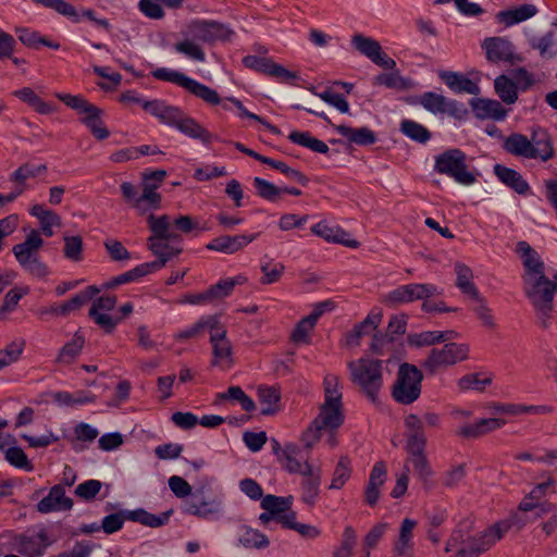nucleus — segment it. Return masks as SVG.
Returning <instances> with one entry per match:
<instances>
[{
	"instance_id": "nucleus-10",
	"label": "nucleus",
	"mask_w": 557,
	"mask_h": 557,
	"mask_svg": "<svg viewBox=\"0 0 557 557\" xmlns=\"http://www.w3.org/2000/svg\"><path fill=\"white\" fill-rule=\"evenodd\" d=\"M469 356V347L466 344L448 343L442 348H433L422 361L421 367L426 374L434 375L438 371L447 369L463 361Z\"/></svg>"
},
{
	"instance_id": "nucleus-40",
	"label": "nucleus",
	"mask_w": 557,
	"mask_h": 557,
	"mask_svg": "<svg viewBox=\"0 0 557 557\" xmlns=\"http://www.w3.org/2000/svg\"><path fill=\"white\" fill-rule=\"evenodd\" d=\"M245 282L246 277L242 275L228 277L219 281L216 284L210 286L207 290L209 293L211 301L213 302L230 296L233 293L236 285H242Z\"/></svg>"
},
{
	"instance_id": "nucleus-16",
	"label": "nucleus",
	"mask_w": 557,
	"mask_h": 557,
	"mask_svg": "<svg viewBox=\"0 0 557 557\" xmlns=\"http://www.w3.org/2000/svg\"><path fill=\"white\" fill-rule=\"evenodd\" d=\"M243 64L256 72L262 73L270 77L277 78L284 83H290L298 78L296 72L285 69L283 65L275 63L273 60L258 55H246L243 59Z\"/></svg>"
},
{
	"instance_id": "nucleus-4",
	"label": "nucleus",
	"mask_w": 557,
	"mask_h": 557,
	"mask_svg": "<svg viewBox=\"0 0 557 557\" xmlns=\"http://www.w3.org/2000/svg\"><path fill=\"white\" fill-rule=\"evenodd\" d=\"M182 510L203 520H216L223 512V500L208 483H202L195 486L190 497L183 500Z\"/></svg>"
},
{
	"instance_id": "nucleus-22",
	"label": "nucleus",
	"mask_w": 557,
	"mask_h": 557,
	"mask_svg": "<svg viewBox=\"0 0 557 557\" xmlns=\"http://www.w3.org/2000/svg\"><path fill=\"white\" fill-rule=\"evenodd\" d=\"M387 479V469L384 461H377L372 467L370 476L364 488V502L373 507L377 504L381 492V486Z\"/></svg>"
},
{
	"instance_id": "nucleus-2",
	"label": "nucleus",
	"mask_w": 557,
	"mask_h": 557,
	"mask_svg": "<svg viewBox=\"0 0 557 557\" xmlns=\"http://www.w3.org/2000/svg\"><path fill=\"white\" fill-rule=\"evenodd\" d=\"M523 283V293L535 312L539 325L546 330L550 324L554 312V284L553 280L545 276L536 278L528 277Z\"/></svg>"
},
{
	"instance_id": "nucleus-1",
	"label": "nucleus",
	"mask_w": 557,
	"mask_h": 557,
	"mask_svg": "<svg viewBox=\"0 0 557 557\" xmlns=\"http://www.w3.org/2000/svg\"><path fill=\"white\" fill-rule=\"evenodd\" d=\"M508 153L527 159H540L546 162L554 158L555 150L550 135L541 127L533 128L531 137L520 133L509 135L503 145Z\"/></svg>"
},
{
	"instance_id": "nucleus-29",
	"label": "nucleus",
	"mask_w": 557,
	"mask_h": 557,
	"mask_svg": "<svg viewBox=\"0 0 557 557\" xmlns=\"http://www.w3.org/2000/svg\"><path fill=\"white\" fill-rule=\"evenodd\" d=\"M335 131L346 138L350 144L358 146H370L376 143V134L369 127L354 128L347 125H335Z\"/></svg>"
},
{
	"instance_id": "nucleus-50",
	"label": "nucleus",
	"mask_w": 557,
	"mask_h": 557,
	"mask_svg": "<svg viewBox=\"0 0 557 557\" xmlns=\"http://www.w3.org/2000/svg\"><path fill=\"white\" fill-rule=\"evenodd\" d=\"M292 505V497H281L275 495H265L261 499V507L274 516V520L284 511H287Z\"/></svg>"
},
{
	"instance_id": "nucleus-11",
	"label": "nucleus",
	"mask_w": 557,
	"mask_h": 557,
	"mask_svg": "<svg viewBox=\"0 0 557 557\" xmlns=\"http://www.w3.org/2000/svg\"><path fill=\"white\" fill-rule=\"evenodd\" d=\"M187 35L196 41L213 45L216 41H228L234 32L218 21L193 20L187 26Z\"/></svg>"
},
{
	"instance_id": "nucleus-61",
	"label": "nucleus",
	"mask_w": 557,
	"mask_h": 557,
	"mask_svg": "<svg viewBox=\"0 0 557 557\" xmlns=\"http://www.w3.org/2000/svg\"><path fill=\"white\" fill-rule=\"evenodd\" d=\"M375 83L384 85L387 88L407 90L411 87V82L408 78L400 76L397 73H382L375 77Z\"/></svg>"
},
{
	"instance_id": "nucleus-64",
	"label": "nucleus",
	"mask_w": 557,
	"mask_h": 557,
	"mask_svg": "<svg viewBox=\"0 0 557 557\" xmlns=\"http://www.w3.org/2000/svg\"><path fill=\"white\" fill-rule=\"evenodd\" d=\"M157 189L158 184L143 183V194L137 199V209H141L144 202L152 209L160 208L161 195L156 191Z\"/></svg>"
},
{
	"instance_id": "nucleus-7",
	"label": "nucleus",
	"mask_w": 557,
	"mask_h": 557,
	"mask_svg": "<svg viewBox=\"0 0 557 557\" xmlns=\"http://www.w3.org/2000/svg\"><path fill=\"white\" fill-rule=\"evenodd\" d=\"M434 171L462 185H471L476 181L475 174L468 170L467 154L458 148L445 150L436 156Z\"/></svg>"
},
{
	"instance_id": "nucleus-43",
	"label": "nucleus",
	"mask_w": 557,
	"mask_h": 557,
	"mask_svg": "<svg viewBox=\"0 0 557 557\" xmlns=\"http://www.w3.org/2000/svg\"><path fill=\"white\" fill-rule=\"evenodd\" d=\"M259 401L264 406L261 413L273 414L277 411V404L281 399L280 391L274 386H260L258 388Z\"/></svg>"
},
{
	"instance_id": "nucleus-34",
	"label": "nucleus",
	"mask_w": 557,
	"mask_h": 557,
	"mask_svg": "<svg viewBox=\"0 0 557 557\" xmlns=\"http://www.w3.org/2000/svg\"><path fill=\"white\" fill-rule=\"evenodd\" d=\"M84 345L85 337L79 332H76L73 338L62 346L55 358V362L65 366L73 363L82 354Z\"/></svg>"
},
{
	"instance_id": "nucleus-57",
	"label": "nucleus",
	"mask_w": 557,
	"mask_h": 557,
	"mask_svg": "<svg viewBox=\"0 0 557 557\" xmlns=\"http://www.w3.org/2000/svg\"><path fill=\"white\" fill-rule=\"evenodd\" d=\"M253 186L258 196L271 202H276L283 194L282 187H278L261 177L253 178Z\"/></svg>"
},
{
	"instance_id": "nucleus-21",
	"label": "nucleus",
	"mask_w": 557,
	"mask_h": 557,
	"mask_svg": "<svg viewBox=\"0 0 557 557\" xmlns=\"http://www.w3.org/2000/svg\"><path fill=\"white\" fill-rule=\"evenodd\" d=\"M259 236V233L252 235H222L213 238L206 247L223 253H235L246 247Z\"/></svg>"
},
{
	"instance_id": "nucleus-59",
	"label": "nucleus",
	"mask_w": 557,
	"mask_h": 557,
	"mask_svg": "<svg viewBox=\"0 0 557 557\" xmlns=\"http://www.w3.org/2000/svg\"><path fill=\"white\" fill-rule=\"evenodd\" d=\"M409 461L412 463L419 479L423 482V486L425 488H430L432 486L431 476L433 475V471L430 467L425 454L412 456L409 458Z\"/></svg>"
},
{
	"instance_id": "nucleus-37",
	"label": "nucleus",
	"mask_w": 557,
	"mask_h": 557,
	"mask_svg": "<svg viewBox=\"0 0 557 557\" xmlns=\"http://www.w3.org/2000/svg\"><path fill=\"white\" fill-rule=\"evenodd\" d=\"M494 89L496 95L506 104H513L518 100V85L505 74L495 78Z\"/></svg>"
},
{
	"instance_id": "nucleus-63",
	"label": "nucleus",
	"mask_w": 557,
	"mask_h": 557,
	"mask_svg": "<svg viewBox=\"0 0 557 557\" xmlns=\"http://www.w3.org/2000/svg\"><path fill=\"white\" fill-rule=\"evenodd\" d=\"M357 543V535L356 531L352 527L347 525L344 529L343 535H342V543L341 546L334 550L333 557H350L352 549L355 548Z\"/></svg>"
},
{
	"instance_id": "nucleus-15",
	"label": "nucleus",
	"mask_w": 557,
	"mask_h": 557,
	"mask_svg": "<svg viewBox=\"0 0 557 557\" xmlns=\"http://www.w3.org/2000/svg\"><path fill=\"white\" fill-rule=\"evenodd\" d=\"M13 544L17 553L26 557L42 556L46 549L52 544L46 529L38 532H26L14 536Z\"/></svg>"
},
{
	"instance_id": "nucleus-54",
	"label": "nucleus",
	"mask_w": 557,
	"mask_h": 557,
	"mask_svg": "<svg viewBox=\"0 0 557 557\" xmlns=\"http://www.w3.org/2000/svg\"><path fill=\"white\" fill-rule=\"evenodd\" d=\"M476 305L473 307V311L482 325L488 330H495L497 324L495 322L492 309L487 306L486 299L480 294L478 297L472 298Z\"/></svg>"
},
{
	"instance_id": "nucleus-60",
	"label": "nucleus",
	"mask_w": 557,
	"mask_h": 557,
	"mask_svg": "<svg viewBox=\"0 0 557 557\" xmlns=\"http://www.w3.org/2000/svg\"><path fill=\"white\" fill-rule=\"evenodd\" d=\"M88 315L107 334L113 333L116 325L122 322V318H115L106 312H98L95 308L89 309Z\"/></svg>"
},
{
	"instance_id": "nucleus-41",
	"label": "nucleus",
	"mask_w": 557,
	"mask_h": 557,
	"mask_svg": "<svg viewBox=\"0 0 557 557\" xmlns=\"http://www.w3.org/2000/svg\"><path fill=\"white\" fill-rule=\"evenodd\" d=\"M288 139L292 143L306 147L314 152L326 154L330 151L329 146L324 141L312 137L309 132L294 131L288 135Z\"/></svg>"
},
{
	"instance_id": "nucleus-32",
	"label": "nucleus",
	"mask_w": 557,
	"mask_h": 557,
	"mask_svg": "<svg viewBox=\"0 0 557 557\" xmlns=\"http://www.w3.org/2000/svg\"><path fill=\"white\" fill-rule=\"evenodd\" d=\"M416 524L417 522L414 520L409 518L404 519L400 527L398 541L394 547L393 557H412L413 543L411 542V539Z\"/></svg>"
},
{
	"instance_id": "nucleus-25",
	"label": "nucleus",
	"mask_w": 557,
	"mask_h": 557,
	"mask_svg": "<svg viewBox=\"0 0 557 557\" xmlns=\"http://www.w3.org/2000/svg\"><path fill=\"white\" fill-rule=\"evenodd\" d=\"M382 318L383 313L381 310L370 312L363 321L356 324L354 329L346 334V345L350 347L358 346L361 337L377 329Z\"/></svg>"
},
{
	"instance_id": "nucleus-5",
	"label": "nucleus",
	"mask_w": 557,
	"mask_h": 557,
	"mask_svg": "<svg viewBox=\"0 0 557 557\" xmlns=\"http://www.w3.org/2000/svg\"><path fill=\"white\" fill-rule=\"evenodd\" d=\"M44 239L36 230H32L23 243L16 244L12 252L21 268L30 275L45 278L49 273L48 265L40 260L39 250Z\"/></svg>"
},
{
	"instance_id": "nucleus-36",
	"label": "nucleus",
	"mask_w": 557,
	"mask_h": 557,
	"mask_svg": "<svg viewBox=\"0 0 557 557\" xmlns=\"http://www.w3.org/2000/svg\"><path fill=\"white\" fill-rule=\"evenodd\" d=\"M173 510L164 511L160 515H153L145 509H136L132 511H127V519L131 521L139 522L146 527L150 528H159L169 522V519Z\"/></svg>"
},
{
	"instance_id": "nucleus-51",
	"label": "nucleus",
	"mask_w": 557,
	"mask_h": 557,
	"mask_svg": "<svg viewBox=\"0 0 557 557\" xmlns=\"http://www.w3.org/2000/svg\"><path fill=\"white\" fill-rule=\"evenodd\" d=\"M239 543L247 548H265L270 542L268 537L258 530L249 527H243V533L239 536Z\"/></svg>"
},
{
	"instance_id": "nucleus-42",
	"label": "nucleus",
	"mask_w": 557,
	"mask_h": 557,
	"mask_svg": "<svg viewBox=\"0 0 557 557\" xmlns=\"http://www.w3.org/2000/svg\"><path fill=\"white\" fill-rule=\"evenodd\" d=\"M218 324H219V320L215 315H208V317L201 318L199 321L194 323L191 326L178 332L175 335V338L178 341L194 338V337H197L199 334H201L206 329H208L211 333Z\"/></svg>"
},
{
	"instance_id": "nucleus-30",
	"label": "nucleus",
	"mask_w": 557,
	"mask_h": 557,
	"mask_svg": "<svg viewBox=\"0 0 557 557\" xmlns=\"http://www.w3.org/2000/svg\"><path fill=\"white\" fill-rule=\"evenodd\" d=\"M306 474L301 482V499L309 506H313L319 495L320 483H321V471L318 469L313 471L309 463H306Z\"/></svg>"
},
{
	"instance_id": "nucleus-26",
	"label": "nucleus",
	"mask_w": 557,
	"mask_h": 557,
	"mask_svg": "<svg viewBox=\"0 0 557 557\" xmlns=\"http://www.w3.org/2000/svg\"><path fill=\"white\" fill-rule=\"evenodd\" d=\"M438 76L453 91L457 94L466 92L475 96L480 94L479 85L463 74L451 71H441Z\"/></svg>"
},
{
	"instance_id": "nucleus-47",
	"label": "nucleus",
	"mask_w": 557,
	"mask_h": 557,
	"mask_svg": "<svg viewBox=\"0 0 557 557\" xmlns=\"http://www.w3.org/2000/svg\"><path fill=\"white\" fill-rule=\"evenodd\" d=\"M554 484V480L549 478L546 482L537 484L528 495L520 502L518 509L524 512L532 511L540 499L546 495L548 487Z\"/></svg>"
},
{
	"instance_id": "nucleus-35",
	"label": "nucleus",
	"mask_w": 557,
	"mask_h": 557,
	"mask_svg": "<svg viewBox=\"0 0 557 557\" xmlns=\"http://www.w3.org/2000/svg\"><path fill=\"white\" fill-rule=\"evenodd\" d=\"M342 424L343 423L339 422H335V424H327L325 423L324 417L319 413L302 433L301 441L306 448H311L321 438L322 430L333 431L338 429Z\"/></svg>"
},
{
	"instance_id": "nucleus-38",
	"label": "nucleus",
	"mask_w": 557,
	"mask_h": 557,
	"mask_svg": "<svg viewBox=\"0 0 557 557\" xmlns=\"http://www.w3.org/2000/svg\"><path fill=\"white\" fill-rule=\"evenodd\" d=\"M455 273L457 275L456 286L465 294L470 296L471 298L478 297L480 295L479 289L472 282L473 273L472 270L461 262L455 263Z\"/></svg>"
},
{
	"instance_id": "nucleus-20",
	"label": "nucleus",
	"mask_w": 557,
	"mask_h": 557,
	"mask_svg": "<svg viewBox=\"0 0 557 557\" xmlns=\"http://www.w3.org/2000/svg\"><path fill=\"white\" fill-rule=\"evenodd\" d=\"M469 103L479 120L504 121L508 114V110L495 99L472 98Z\"/></svg>"
},
{
	"instance_id": "nucleus-52",
	"label": "nucleus",
	"mask_w": 557,
	"mask_h": 557,
	"mask_svg": "<svg viewBox=\"0 0 557 557\" xmlns=\"http://www.w3.org/2000/svg\"><path fill=\"white\" fill-rule=\"evenodd\" d=\"M351 475L350 459L347 456H342L335 467L332 482L329 486L330 490H341Z\"/></svg>"
},
{
	"instance_id": "nucleus-9",
	"label": "nucleus",
	"mask_w": 557,
	"mask_h": 557,
	"mask_svg": "<svg viewBox=\"0 0 557 557\" xmlns=\"http://www.w3.org/2000/svg\"><path fill=\"white\" fill-rule=\"evenodd\" d=\"M149 230L152 235L148 238V248L157 259H166V263L174 257L182 253L183 249L164 243V237L170 230L171 221L168 214L157 216L149 214L147 218Z\"/></svg>"
},
{
	"instance_id": "nucleus-44",
	"label": "nucleus",
	"mask_w": 557,
	"mask_h": 557,
	"mask_svg": "<svg viewBox=\"0 0 557 557\" xmlns=\"http://www.w3.org/2000/svg\"><path fill=\"white\" fill-rule=\"evenodd\" d=\"M473 530V523L470 519L462 520L457 528L453 531L448 539L445 547V552H450L460 544H468L471 539V532Z\"/></svg>"
},
{
	"instance_id": "nucleus-19",
	"label": "nucleus",
	"mask_w": 557,
	"mask_h": 557,
	"mask_svg": "<svg viewBox=\"0 0 557 557\" xmlns=\"http://www.w3.org/2000/svg\"><path fill=\"white\" fill-rule=\"evenodd\" d=\"M165 264H166V259H164V258L156 259V260L150 261V262L141 263V264L135 267L134 269L129 270V271H126V272H124L122 274H119V275L110 278L108 282H106L102 285V287L107 288V289L115 288V287H117L120 285L137 281L140 277H143V276H145V275H147L149 273H153L156 271H159L160 269L165 267Z\"/></svg>"
},
{
	"instance_id": "nucleus-33",
	"label": "nucleus",
	"mask_w": 557,
	"mask_h": 557,
	"mask_svg": "<svg viewBox=\"0 0 557 557\" xmlns=\"http://www.w3.org/2000/svg\"><path fill=\"white\" fill-rule=\"evenodd\" d=\"M176 129L193 139H199L205 145H209L214 138V136L207 128H205L195 119L188 116L186 113L182 117Z\"/></svg>"
},
{
	"instance_id": "nucleus-55",
	"label": "nucleus",
	"mask_w": 557,
	"mask_h": 557,
	"mask_svg": "<svg viewBox=\"0 0 557 557\" xmlns=\"http://www.w3.org/2000/svg\"><path fill=\"white\" fill-rule=\"evenodd\" d=\"M36 4L42 5L48 9L57 11L59 14L64 15L78 23L81 21L79 15L71 3L65 0H33Z\"/></svg>"
},
{
	"instance_id": "nucleus-14",
	"label": "nucleus",
	"mask_w": 557,
	"mask_h": 557,
	"mask_svg": "<svg viewBox=\"0 0 557 557\" xmlns=\"http://www.w3.org/2000/svg\"><path fill=\"white\" fill-rule=\"evenodd\" d=\"M481 48L490 63H509L511 65L523 62L524 58L515 51L513 44L506 37H487Z\"/></svg>"
},
{
	"instance_id": "nucleus-45",
	"label": "nucleus",
	"mask_w": 557,
	"mask_h": 557,
	"mask_svg": "<svg viewBox=\"0 0 557 557\" xmlns=\"http://www.w3.org/2000/svg\"><path fill=\"white\" fill-rule=\"evenodd\" d=\"M473 530V523L470 519L462 520L457 528L453 531L448 539L445 547V552H450L460 544H468L471 539V532Z\"/></svg>"
},
{
	"instance_id": "nucleus-13",
	"label": "nucleus",
	"mask_w": 557,
	"mask_h": 557,
	"mask_svg": "<svg viewBox=\"0 0 557 557\" xmlns=\"http://www.w3.org/2000/svg\"><path fill=\"white\" fill-rule=\"evenodd\" d=\"M324 404L320 407V414L324 417L325 423H343L344 414L342 411V392L339 388V379L335 374H327L324 377Z\"/></svg>"
},
{
	"instance_id": "nucleus-17",
	"label": "nucleus",
	"mask_w": 557,
	"mask_h": 557,
	"mask_svg": "<svg viewBox=\"0 0 557 557\" xmlns=\"http://www.w3.org/2000/svg\"><path fill=\"white\" fill-rule=\"evenodd\" d=\"M210 343L212 345V366L227 369L233 364V348L226 337V330L220 323L211 332Z\"/></svg>"
},
{
	"instance_id": "nucleus-31",
	"label": "nucleus",
	"mask_w": 557,
	"mask_h": 557,
	"mask_svg": "<svg viewBox=\"0 0 557 557\" xmlns=\"http://www.w3.org/2000/svg\"><path fill=\"white\" fill-rule=\"evenodd\" d=\"M536 13L537 8L534 4L527 3L515 9L499 11L496 14V20L509 27L533 17Z\"/></svg>"
},
{
	"instance_id": "nucleus-6",
	"label": "nucleus",
	"mask_w": 557,
	"mask_h": 557,
	"mask_svg": "<svg viewBox=\"0 0 557 557\" xmlns=\"http://www.w3.org/2000/svg\"><path fill=\"white\" fill-rule=\"evenodd\" d=\"M422 381L423 373L418 367L408 362L401 363L392 387V397L400 405H411L421 395Z\"/></svg>"
},
{
	"instance_id": "nucleus-28",
	"label": "nucleus",
	"mask_w": 557,
	"mask_h": 557,
	"mask_svg": "<svg viewBox=\"0 0 557 557\" xmlns=\"http://www.w3.org/2000/svg\"><path fill=\"white\" fill-rule=\"evenodd\" d=\"M504 424L505 421L503 419L484 418L473 424L462 425L457 431V435L463 438H476L488 432L500 429Z\"/></svg>"
},
{
	"instance_id": "nucleus-18",
	"label": "nucleus",
	"mask_w": 557,
	"mask_h": 557,
	"mask_svg": "<svg viewBox=\"0 0 557 557\" xmlns=\"http://www.w3.org/2000/svg\"><path fill=\"white\" fill-rule=\"evenodd\" d=\"M516 252L520 256L524 268L522 283H525L528 277L536 278L540 275L545 276V264L543 260L527 242H518Z\"/></svg>"
},
{
	"instance_id": "nucleus-23",
	"label": "nucleus",
	"mask_w": 557,
	"mask_h": 557,
	"mask_svg": "<svg viewBox=\"0 0 557 557\" xmlns=\"http://www.w3.org/2000/svg\"><path fill=\"white\" fill-rule=\"evenodd\" d=\"M73 500L65 496V490L61 484L51 487L49 494L37 504L39 512L48 513L55 510H70Z\"/></svg>"
},
{
	"instance_id": "nucleus-39",
	"label": "nucleus",
	"mask_w": 557,
	"mask_h": 557,
	"mask_svg": "<svg viewBox=\"0 0 557 557\" xmlns=\"http://www.w3.org/2000/svg\"><path fill=\"white\" fill-rule=\"evenodd\" d=\"M300 450L298 446L294 444H288L285 446L284 450L282 451V457H280V462L282 463L283 468L288 471L289 473H299L301 475L306 474V463H309L308 461H305L304 463L300 462V460L297 458Z\"/></svg>"
},
{
	"instance_id": "nucleus-48",
	"label": "nucleus",
	"mask_w": 557,
	"mask_h": 557,
	"mask_svg": "<svg viewBox=\"0 0 557 557\" xmlns=\"http://www.w3.org/2000/svg\"><path fill=\"white\" fill-rule=\"evenodd\" d=\"M400 131L408 138L419 144L428 143L432 136L425 126L412 120H404L400 123Z\"/></svg>"
},
{
	"instance_id": "nucleus-46",
	"label": "nucleus",
	"mask_w": 557,
	"mask_h": 557,
	"mask_svg": "<svg viewBox=\"0 0 557 557\" xmlns=\"http://www.w3.org/2000/svg\"><path fill=\"white\" fill-rule=\"evenodd\" d=\"M531 47L539 50L541 58L549 60L557 55V41L554 32H547L540 38H534L530 42Z\"/></svg>"
},
{
	"instance_id": "nucleus-27",
	"label": "nucleus",
	"mask_w": 557,
	"mask_h": 557,
	"mask_svg": "<svg viewBox=\"0 0 557 557\" xmlns=\"http://www.w3.org/2000/svg\"><path fill=\"white\" fill-rule=\"evenodd\" d=\"M494 173L503 184L519 195H527L531 189L529 183L513 169L496 164L494 165Z\"/></svg>"
},
{
	"instance_id": "nucleus-3",
	"label": "nucleus",
	"mask_w": 557,
	"mask_h": 557,
	"mask_svg": "<svg viewBox=\"0 0 557 557\" xmlns=\"http://www.w3.org/2000/svg\"><path fill=\"white\" fill-rule=\"evenodd\" d=\"M383 360L361 357L348 362L351 382L372 401L376 403L383 387Z\"/></svg>"
},
{
	"instance_id": "nucleus-24",
	"label": "nucleus",
	"mask_w": 557,
	"mask_h": 557,
	"mask_svg": "<svg viewBox=\"0 0 557 557\" xmlns=\"http://www.w3.org/2000/svg\"><path fill=\"white\" fill-rule=\"evenodd\" d=\"M311 232L330 243L342 244L349 248H358L360 246L358 240L348 238L349 234L346 231L339 226L332 227L324 221L314 224L311 227Z\"/></svg>"
},
{
	"instance_id": "nucleus-62",
	"label": "nucleus",
	"mask_w": 557,
	"mask_h": 557,
	"mask_svg": "<svg viewBox=\"0 0 557 557\" xmlns=\"http://www.w3.org/2000/svg\"><path fill=\"white\" fill-rule=\"evenodd\" d=\"M267 165L278 170L286 177H288L289 180H292L294 182H297L301 186H307L309 183V178L302 172L290 168L283 161H278V160H274V159L270 158Z\"/></svg>"
},
{
	"instance_id": "nucleus-53",
	"label": "nucleus",
	"mask_w": 557,
	"mask_h": 557,
	"mask_svg": "<svg viewBox=\"0 0 557 557\" xmlns=\"http://www.w3.org/2000/svg\"><path fill=\"white\" fill-rule=\"evenodd\" d=\"M46 171V164L34 165L30 163H24L11 174L10 180L25 188V182L28 178L36 177Z\"/></svg>"
},
{
	"instance_id": "nucleus-12",
	"label": "nucleus",
	"mask_w": 557,
	"mask_h": 557,
	"mask_svg": "<svg viewBox=\"0 0 557 557\" xmlns=\"http://www.w3.org/2000/svg\"><path fill=\"white\" fill-rule=\"evenodd\" d=\"M508 529L509 524L506 522L495 523L479 535L471 536L467 546L457 550L456 557H479L500 540Z\"/></svg>"
},
{
	"instance_id": "nucleus-49",
	"label": "nucleus",
	"mask_w": 557,
	"mask_h": 557,
	"mask_svg": "<svg viewBox=\"0 0 557 557\" xmlns=\"http://www.w3.org/2000/svg\"><path fill=\"white\" fill-rule=\"evenodd\" d=\"M351 45L357 51H359L362 55L367 57L371 61L372 58H375L382 48L377 40L371 37H366L361 34H356L352 36Z\"/></svg>"
},
{
	"instance_id": "nucleus-58",
	"label": "nucleus",
	"mask_w": 557,
	"mask_h": 557,
	"mask_svg": "<svg viewBox=\"0 0 557 557\" xmlns=\"http://www.w3.org/2000/svg\"><path fill=\"white\" fill-rule=\"evenodd\" d=\"M409 301L424 300L442 294V290L433 284H407Z\"/></svg>"
},
{
	"instance_id": "nucleus-8",
	"label": "nucleus",
	"mask_w": 557,
	"mask_h": 557,
	"mask_svg": "<svg viewBox=\"0 0 557 557\" xmlns=\"http://www.w3.org/2000/svg\"><path fill=\"white\" fill-rule=\"evenodd\" d=\"M151 74L156 79L170 82L183 87L191 95L201 99L210 106H218L221 102V98L216 90L212 89L211 87L205 84L199 83L196 79L188 77L182 72L170 70L166 67H159L152 71Z\"/></svg>"
},
{
	"instance_id": "nucleus-56",
	"label": "nucleus",
	"mask_w": 557,
	"mask_h": 557,
	"mask_svg": "<svg viewBox=\"0 0 557 557\" xmlns=\"http://www.w3.org/2000/svg\"><path fill=\"white\" fill-rule=\"evenodd\" d=\"M99 432L97 429L92 428L88 423L81 422L75 425L74 428V435L75 437L72 440V447L75 451H81L84 449L83 446L78 445V442H87L91 443L94 442Z\"/></svg>"
}]
</instances>
